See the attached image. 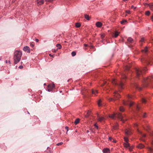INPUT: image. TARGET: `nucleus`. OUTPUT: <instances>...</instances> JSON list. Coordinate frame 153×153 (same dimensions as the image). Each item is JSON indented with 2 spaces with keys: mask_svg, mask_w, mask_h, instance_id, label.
<instances>
[{
  "mask_svg": "<svg viewBox=\"0 0 153 153\" xmlns=\"http://www.w3.org/2000/svg\"><path fill=\"white\" fill-rule=\"evenodd\" d=\"M22 53L20 51H16L14 53L13 59L15 64L19 62L21 59Z\"/></svg>",
  "mask_w": 153,
  "mask_h": 153,
  "instance_id": "obj_1",
  "label": "nucleus"
},
{
  "mask_svg": "<svg viewBox=\"0 0 153 153\" xmlns=\"http://www.w3.org/2000/svg\"><path fill=\"white\" fill-rule=\"evenodd\" d=\"M150 82L152 84H153V77H148L144 78L143 79V83L144 86H146L150 83Z\"/></svg>",
  "mask_w": 153,
  "mask_h": 153,
  "instance_id": "obj_2",
  "label": "nucleus"
},
{
  "mask_svg": "<svg viewBox=\"0 0 153 153\" xmlns=\"http://www.w3.org/2000/svg\"><path fill=\"white\" fill-rule=\"evenodd\" d=\"M115 115L117 117L121 120L123 122H124L125 120H126L125 118H124L123 116H122L121 114L120 113H118V114H113L111 115H109V117L113 119H114L115 118Z\"/></svg>",
  "mask_w": 153,
  "mask_h": 153,
  "instance_id": "obj_3",
  "label": "nucleus"
},
{
  "mask_svg": "<svg viewBox=\"0 0 153 153\" xmlns=\"http://www.w3.org/2000/svg\"><path fill=\"white\" fill-rule=\"evenodd\" d=\"M112 82L113 84L115 85L119 88L122 89L123 87V84L122 82L117 83L116 80L115 79L112 80Z\"/></svg>",
  "mask_w": 153,
  "mask_h": 153,
  "instance_id": "obj_4",
  "label": "nucleus"
},
{
  "mask_svg": "<svg viewBox=\"0 0 153 153\" xmlns=\"http://www.w3.org/2000/svg\"><path fill=\"white\" fill-rule=\"evenodd\" d=\"M127 97L128 98V100L127 101L123 102V104L125 105H129L130 107H131L132 106L133 104V102L129 100L131 98V97L129 95H127Z\"/></svg>",
  "mask_w": 153,
  "mask_h": 153,
  "instance_id": "obj_5",
  "label": "nucleus"
},
{
  "mask_svg": "<svg viewBox=\"0 0 153 153\" xmlns=\"http://www.w3.org/2000/svg\"><path fill=\"white\" fill-rule=\"evenodd\" d=\"M142 70L141 68H136V71L137 77H138L142 74Z\"/></svg>",
  "mask_w": 153,
  "mask_h": 153,
  "instance_id": "obj_6",
  "label": "nucleus"
},
{
  "mask_svg": "<svg viewBox=\"0 0 153 153\" xmlns=\"http://www.w3.org/2000/svg\"><path fill=\"white\" fill-rule=\"evenodd\" d=\"M55 87V85L53 84H49L48 86L47 91L50 92L52 91L53 88Z\"/></svg>",
  "mask_w": 153,
  "mask_h": 153,
  "instance_id": "obj_7",
  "label": "nucleus"
},
{
  "mask_svg": "<svg viewBox=\"0 0 153 153\" xmlns=\"http://www.w3.org/2000/svg\"><path fill=\"white\" fill-rule=\"evenodd\" d=\"M146 63L147 64H153V58H150L146 61Z\"/></svg>",
  "mask_w": 153,
  "mask_h": 153,
  "instance_id": "obj_8",
  "label": "nucleus"
},
{
  "mask_svg": "<svg viewBox=\"0 0 153 153\" xmlns=\"http://www.w3.org/2000/svg\"><path fill=\"white\" fill-rule=\"evenodd\" d=\"M23 50L25 51H27V53H30V48L29 47L27 46L24 47Z\"/></svg>",
  "mask_w": 153,
  "mask_h": 153,
  "instance_id": "obj_9",
  "label": "nucleus"
},
{
  "mask_svg": "<svg viewBox=\"0 0 153 153\" xmlns=\"http://www.w3.org/2000/svg\"><path fill=\"white\" fill-rule=\"evenodd\" d=\"M97 119L100 122H102L105 119L103 117H100L98 114H97Z\"/></svg>",
  "mask_w": 153,
  "mask_h": 153,
  "instance_id": "obj_10",
  "label": "nucleus"
},
{
  "mask_svg": "<svg viewBox=\"0 0 153 153\" xmlns=\"http://www.w3.org/2000/svg\"><path fill=\"white\" fill-rule=\"evenodd\" d=\"M103 153H109L110 149L108 148L104 149L103 150Z\"/></svg>",
  "mask_w": 153,
  "mask_h": 153,
  "instance_id": "obj_11",
  "label": "nucleus"
},
{
  "mask_svg": "<svg viewBox=\"0 0 153 153\" xmlns=\"http://www.w3.org/2000/svg\"><path fill=\"white\" fill-rule=\"evenodd\" d=\"M96 25L97 27H100L102 26V24L101 22H96Z\"/></svg>",
  "mask_w": 153,
  "mask_h": 153,
  "instance_id": "obj_12",
  "label": "nucleus"
},
{
  "mask_svg": "<svg viewBox=\"0 0 153 153\" xmlns=\"http://www.w3.org/2000/svg\"><path fill=\"white\" fill-rule=\"evenodd\" d=\"M144 146L141 143H140L137 146V147L138 148L141 149L144 147Z\"/></svg>",
  "mask_w": 153,
  "mask_h": 153,
  "instance_id": "obj_13",
  "label": "nucleus"
},
{
  "mask_svg": "<svg viewBox=\"0 0 153 153\" xmlns=\"http://www.w3.org/2000/svg\"><path fill=\"white\" fill-rule=\"evenodd\" d=\"M44 0H37V2L38 5H41L44 3Z\"/></svg>",
  "mask_w": 153,
  "mask_h": 153,
  "instance_id": "obj_14",
  "label": "nucleus"
},
{
  "mask_svg": "<svg viewBox=\"0 0 153 153\" xmlns=\"http://www.w3.org/2000/svg\"><path fill=\"white\" fill-rule=\"evenodd\" d=\"M147 5L149 6L151 10H153V3L148 4Z\"/></svg>",
  "mask_w": 153,
  "mask_h": 153,
  "instance_id": "obj_15",
  "label": "nucleus"
},
{
  "mask_svg": "<svg viewBox=\"0 0 153 153\" xmlns=\"http://www.w3.org/2000/svg\"><path fill=\"white\" fill-rule=\"evenodd\" d=\"M133 85L136 88H138L140 90L142 89V88H139L138 87V85L137 83L134 84Z\"/></svg>",
  "mask_w": 153,
  "mask_h": 153,
  "instance_id": "obj_16",
  "label": "nucleus"
},
{
  "mask_svg": "<svg viewBox=\"0 0 153 153\" xmlns=\"http://www.w3.org/2000/svg\"><path fill=\"white\" fill-rule=\"evenodd\" d=\"M109 139L110 140L112 141V142H113L114 143H116L117 142V141L116 140H115L113 138H112L111 137H109Z\"/></svg>",
  "mask_w": 153,
  "mask_h": 153,
  "instance_id": "obj_17",
  "label": "nucleus"
},
{
  "mask_svg": "<svg viewBox=\"0 0 153 153\" xmlns=\"http://www.w3.org/2000/svg\"><path fill=\"white\" fill-rule=\"evenodd\" d=\"M124 146L126 148H128L129 146V144L128 143H126L124 144Z\"/></svg>",
  "mask_w": 153,
  "mask_h": 153,
  "instance_id": "obj_18",
  "label": "nucleus"
},
{
  "mask_svg": "<svg viewBox=\"0 0 153 153\" xmlns=\"http://www.w3.org/2000/svg\"><path fill=\"white\" fill-rule=\"evenodd\" d=\"M125 134L127 135H129L130 133V131L128 129H126L125 131Z\"/></svg>",
  "mask_w": 153,
  "mask_h": 153,
  "instance_id": "obj_19",
  "label": "nucleus"
},
{
  "mask_svg": "<svg viewBox=\"0 0 153 153\" xmlns=\"http://www.w3.org/2000/svg\"><path fill=\"white\" fill-rule=\"evenodd\" d=\"M114 96L117 97V98H119V95L117 93L116 91L114 92Z\"/></svg>",
  "mask_w": 153,
  "mask_h": 153,
  "instance_id": "obj_20",
  "label": "nucleus"
},
{
  "mask_svg": "<svg viewBox=\"0 0 153 153\" xmlns=\"http://www.w3.org/2000/svg\"><path fill=\"white\" fill-rule=\"evenodd\" d=\"M85 18L88 20H90V19L89 16L87 14L85 15Z\"/></svg>",
  "mask_w": 153,
  "mask_h": 153,
  "instance_id": "obj_21",
  "label": "nucleus"
},
{
  "mask_svg": "<svg viewBox=\"0 0 153 153\" xmlns=\"http://www.w3.org/2000/svg\"><path fill=\"white\" fill-rule=\"evenodd\" d=\"M148 51V49L147 47H146L143 50H142V51L143 52L146 53Z\"/></svg>",
  "mask_w": 153,
  "mask_h": 153,
  "instance_id": "obj_22",
  "label": "nucleus"
},
{
  "mask_svg": "<svg viewBox=\"0 0 153 153\" xmlns=\"http://www.w3.org/2000/svg\"><path fill=\"white\" fill-rule=\"evenodd\" d=\"M127 40L130 43H131L133 41V39L131 37H129L128 39Z\"/></svg>",
  "mask_w": 153,
  "mask_h": 153,
  "instance_id": "obj_23",
  "label": "nucleus"
},
{
  "mask_svg": "<svg viewBox=\"0 0 153 153\" xmlns=\"http://www.w3.org/2000/svg\"><path fill=\"white\" fill-rule=\"evenodd\" d=\"M148 149L149 150V151L151 152H153V149L151 147H148Z\"/></svg>",
  "mask_w": 153,
  "mask_h": 153,
  "instance_id": "obj_24",
  "label": "nucleus"
},
{
  "mask_svg": "<svg viewBox=\"0 0 153 153\" xmlns=\"http://www.w3.org/2000/svg\"><path fill=\"white\" fill-rule=\"evenodd\" d=\"M92 93L93 94H94L95 95L96 94L98 93L97 91V90H93L92 91Z\"/></svg>",
  "mask_w": 153,
  "mask_h": 153,
  "instance_id": "obj_25",
  "label": "nucleus"
},
{
  "mask_svg": "<svg viewBox=\"0 0 153 153\" xmlns=\"http://www.w3.org/2000/svg\"><path fill=\"white\" fill-rule=\"evenodd\" d=\"M119 33L118 32L116 31L114 33V37L115 38L117 37L119 35Z\"/></svg>",
  "mask_w": 153,
  "mask_h": 153,
  "instance_id": "obj_26",
  "label": "nucleus"
},
{
  "mask_svg": "<svg viewBox=\"0 0 153 153\" xmlns=\"http://www.w3.org/2000/svg\"><path fill=\"white\" fill-rule=\"evenodd\" d=\"M56 46L58 48V49H60L62 48V46L59 44H58L56 45Z\"/></svg>",
  "mask_w": 153,
  "mask_h": 153,
  "instance_id": "obj_27",
  "label": "nucleus"
},
{
  "mask_svg": "<svg viewBox=\"0 0 153 153\" xmlns=\"http://www.w3.org/2000/svg\"><path fill=\"white\" fill-rule=\"evenodd\" d=\"M79 119H76L74 123L76 124H77L79 122Z\"/></svg>",
  "mask_w": 153,
  "mask_h": 153,
  "instance_id": "obj_28",
  "label": "nucleus"
},
{
  "mask_svg": "<svg viewBox=\"0 0 153 153\" xmlns=\"http://www.w3.org/2000/svg\"><path fill=\"white\" fill-rule=\"evenodd\" d=\"M81 26V24L79 23H76V26L77 27H79Z\"/></svg>",
  "mask_w": 153,
  "mask_h": 153,
  "instance_id": "obj_29",
  "label": "nucleus"
},
{
  "mask_svg": "<svg viewBox=\"0 0 153 153\" xmlns=\"http://www.w3.org/2000/svg\"><path fill=\"white\" fill-rule=\"evenodd\" d=\"M127 22V21L126 20H123L120 22V23L121 24H123L124 23L126 22Z\"/></svg>",
  "mask_w": 153,
  "mask_h": 153,
  "instance_id": "obj_30",
  "label": "nucleus"
},
{
  "mask_svg": "<svg viewBox=\"0 0 153 153\" xmlns=\"http://www.w3.org/2000/svg\"><path fill=\"white\" fill-rule=\"evenodd\" d=\"M76 53L75 52L73 51L71 53V55L73 56H74L76 55Z\"/></svg>",
  "mask_w": 153,
  "mask_h": 153,
  "instance_id": "obj_31",
  "label": "nucleus"
},
{
  "mask_svg": "<svg viewBox=\"0 0 153 153\" xmlns=\"http://www.w3.org/2000/svg\"><path fill=\"white\" fill-rule=\"evenodd\" d=\"M124 139L126 143H128V139L126 137H124Z\"/></svg>",
  "mask_w": 153,
  "mask_h": 153,
  "instance_id": "obj_32",
  "label": "nucleus"
},
{
  "mask_svg": "<svg viewBox=\"0 0 153 153\" xmlns=\"http://www.w3.org/2000/svg\"><path fill=\"white\" fill-rule=\"evenodd\" d=\"M120 111H124V109L123 107L121 106L120 108Z\"/></svg>",
  "mask_w": 153,
  "mask_h": 153,
  "instance_id": "obj_33",
  "label": "nucleus"
},
{
  "mask_svg": "<svg viewBox=\"0 0 153 153\" xmlns=\"http://www.w3.org/2000/svg\"><path fill=\"white\" fill-rule=\"evenodd\" d=\"M150 13V12L149 11H147L146 12V14L147 16H149Z\"/></svg>",
  "mask_w": 153,
  "mask_h": 153,
  "instance_id": "obj_34",
  "label": "nucleus"
},
{
  "mask_svg": "<svg viewBox=\"0 0 153 153\" xmlns=\"http://www.w3.org/2000/svg\"><path fill=\"white\" fill-rule=\"evenodd\" d=\"M142 102L143 103H145L146 102V100L145 98H142Z\"/></svg>",
  "mask_w": 153,
  "mask_h": 153,
  "instance_id": "obj_35",
  "label": "nucleus"
},
{
  "mask_svg": "<svg viewBox=\"0 0 153 153\" xmlns=\"http://www.w3.org/2000/svg\"><path fill=\"white\" fill-rule=\"evenodd\" d=\"M100 102H101V100H99L97 102L98 105L99 106H101V104H100Z\"/></svg>",
  "mask_w": 153,
  "mask_h": 153,
  "instance_id": "obj_36",
  "label": "nucleus"
},
{
  "mask_svg": "<svg viewBox=\"0 0 153 153\" xmlns=\"http://www.w3.org/2000/svg\"><path fill=\"white\" fill-rule=\"evenodd\" d=\"M139 132L141 134H142V136L143 137H145L146 136V134H142V133L141 132H140V131H139Z\"/></svg>",
  "mask_w": 153,
  "mask_h": 153,
  "instance_id": "obj_37",
  "label": "nucleus"
},
{
  "mask_svg": "<svg viewBox=\"0 0 153 153\" xmlns=\"http://www.w3.org/2000/svg\"><path fill=\"white\" fill-rule=\"evenodd\" d=\"M105 35L104 34H102L101 35V38L102 39H103L105 37Z\"/></svg>",
  "mask_w": 153,
  "mask_h": 153,
  "instance_id": "obj_38",
  "label": "nucleus"
},
{
  "mask_svg": "<svg viewBox=\"0 0 153 153\" xmlns=\"http://www.w3.org/2000/svg\"><path fill=\"white\" fill-rule=\"evenodd\" d=\"M129 68H130V67L128 66L127 65L125 69L126 70H128L129 69Z\"/></svg>",
  "mask_w": 153,
  "mask_h": 153,
  "instance_id": "obj_39",
  "label": "nucleus"
},
{
  "mask_svg": "<svg viewBox=\"0 0 153 153\" xmlns=\"http://www.w3.org/2000/svg\"><path fill=\"white\" fill-rule=\"evenodd\" d=\"M63 142H61L59 143H58L56 144V145H57V146H59V145H62L63 144Z\"/></svg>",
  "mask_w": 153,
  "mask_h": 153,
  "instance_id": "obj_40",
  "label": "nucleus"
},
{
  "mask_svg": "<svg viewBox=\"0 0 153 153\" xmlns=\"http://www.w3.org/2000/svg\"><path fill=\"white\" fill-rule=\"evenodd\" d=\"M126 13H128V14H130V12L129 10H126Z\"/></svg>",
  "mask_w": 153,
  "mask_h": 153,
  "instance_id": "obj_41",
  "label": "nucleus"
},
{
  "mask_svg": "<svg viewBox=\"0 0 153 153\" xmlns=\"http://www.w3.org/2000/svg\"><path fill=\"white\" fill-rule=\"evenodd\" d=\"M117 125H116L115 126H114V129H116L117 128Z\"/></svg>",
  "mask_w": 153,
  "mask_h": 153,
  "instance_id": "obj_42",
  "label": "nucleus"
},
{
  "mask_svg": "<svg viewBox=\"0 0 153 153\" xmlns=\"http://www.w3.org/2000/svg\"><path fill=\"white\" fill-rule=\"evenodd\" d=\"M94 126H95V128H97V129H98V126L97 125V124H94Z\"/></svg>",
  "mask_w": 153,
  "mask_h": 153,
  "instance_id": "obj_43",
  "label": "nucleus"
},
{
  "mask_svg": "<svg viewBox=\"0 0 153 153\" xmlns=\"http://www.w3.org/2000/svg\"><path fill=\"white\" fill-rule=\"evenodd\" d=\"M144 38H142L140 40V41L141 42H143L144 41Z\"/></svg>",
  "mask_w": 153,
  "mask_h": 153,
  "instance_id": "obj_44",
  "label": "nucleus"
},
{
  "mask_svg": "<svg viewBox=\"0 0 153 153\" xmlns=\"http://www.w3.org/2000/svg\"><path fill=\"white\" fill-rule=\"evenodd\" d=\"M131 8H134V9H135L136 8V7H134L133 5H132L131 6Z\"/></svg>",
  "mask_w": 153,
  "mask_h": 153,
  "instance_id": "obj_45",
  "label": "nucleus"
},
{
  "mask_svg": "<svg viewBox=\"0 0 153 153\" xmlns=\"http://www.w3.org/2000/svg\"><path fill=\"white\" fill-rule=\"evenodd\" d=\"M122 76H123V78H124H124H126V76L125 75L123 74V75Z\"/></svg>",
  "mask_w": 153,
  "mask_h": 153,
  "instance_id": "obj_46",
  "label": "nucleus"
},
{
  "mask_svg": "<svg viewBox=\"0 0 153 153\" xmlns=\"http://www.w3.org/2000/svg\"><path fill=\"white\" fill-rule=\"evenodd\" d=\"M23 68V66L22 65H20L19 67V68L20 69H22Z\"/></svg>",
  "mask_w": 153,
  "mask_h": 153,
  "instance_id": "obj_47",
  "label": "nucleus"
},
{
  "mask_svg": "<svg viewBox=\"0 0 153 153\" xmlns=\"http://www.w3.org/2000/svg\"><path fill=\"white\" fill-rule=\"evenodd\" d=\"M140 109V107H139V106H138V105H137V110H138Z\"/></svg>",
  "mask_w": 153,
  "mask_h": 153,
  "instance_id": "obj_48",
  "label": "nucleus"
},
{
  "mask_svg": "<svg viewBox=\"0 0 153 153\" xmlns=\"http://www.w3.org/2000/svg\"><path fill=\"white\" fill-rule=\"evenodd\" d=\"M146 113H144V114H143V117H146Z\"/></svg>",
  "mask_w": 153,
  "mask_h": 153,
  "instance_id": "obj_49",
  "label": "nucleus"
},
{
  "mask_svg": "<svg viewBox=\"0 0 153 153\" xmlns=\"http://www.w3.org/2000/svg\"><path fill=\"white\" fill-rule=\"evenodd\" d=\"M89 115H90L89 114H88L87 113V114L85 115V116L86 117H88L89 116Z\"/></svg>",
  "mask_w": 153,
  "mask_h": 153,
  "instance_id": "obj_50",
  "label": "nucleus"
},
{
  "mask_svg": "<svg viewBox=\"0 0 153 153\" xmlns=\"http://www.w3.org/2000/svg\"><path fill=\"white\" fill-rule=\"evenodd\" d=\"M52 1V0H45V1L47 2L51 1Z\"/></svg>",
  "mask_w": 153,
  "mask_h": 153,
  "instance_id": "obj_51",
  "label": "nucleus"
},
{
  "mask_svg": "<svg viewBox=\"0 0 153 153\" xmlns=\"http://www.w3.org/2000/svg\"><path fill=\"white\" fill-rule=\"evenodd\" d=\"M6 62L7 63H9L10 64V61H7L6 60Z\"/></svg>",
  "mask_w": 153,
  "mask_h": 153,
  "instance_id": "obj_52",
  "label": "nucleus"
},
{
  "mask_svg": "<svg viewBox=\"0 0 153 153\" xmlns=\"http://www.w3.org/2000/svg\"><path fill=\"white\" fill-rule=\"evenodd\" d=\"M91 113V111L89 110L88 111L87 113L88 114H90V113Z\"/></svg>",
  "mask_w": 153,
  "mask_h": 153,
  "instance_id": "obj_53",
  "label": "nucleus"
},
{
  "mask_svg": "<svg viewBox=\"0 0 153 153\" xmlns=\"http://www.w3.org/2000/svg\"><path fill=\"white\" fill-rule=\"evenodd\" d=\"M65 128V129L67 130V131H68V127L67 126H66Z\"/></svg>",
  "mask_w": 153,
  "mask_h": 153,
  "instance_id": "obj_54",
  "label": "nucleus"
},
{
  "mask_svg": "<svg viewBox=\"0 0 153 153\" xmlns=\"http://www.w3.org/2000/svg\"><path fill=\"white\" fill-rule=\"evenodd\" d=\"M129 150L130 151H132V148L131 147H130L129 148Z\"/></svg>",
  "mask_w": 153,
  "mask_h": 153,
  "instance_id": "obj_55",
  "label": "nucleus"
},
{
  "mask_svg": "<svg viewBox=\"0 0 153 153\" xmlns=\"http://www.w3.org/2000/svg\"><path fill=\"white\" fill-rule=\"evenodd\" d=\"M113 99L112 98H110L109 99V100L110 101H112L113 100Z\"/></svg>",
  "mask_w": 153,
  "mask_h": 153,
  "instance_id": "obj_56",
  "label": "nucleus"
},
{
  "mask_svg": "<svg viewBox=\"0 0 153 153\" xmlns=\"http://www.w3.org/2000/svg\"><path fill=\"white\" fill-rule=\"evenodd\" d=\"M35 41L36 42H38L39 40L38 39H36Z\"/></svg>",
  "mask_w": 153,
  "mask_h": 153,
  "instance_id": "obj_57",
  "label": "nucleus"
},
{
  "mask_svg": "<svg viewBox=\"0 0 153 153\" xmlns=\"http://www.w3.org/2000/svg\"><path fill=\"white\" fill-rule=\"evenodd\" d=\"M30 45L31 46V47H33V46H34V45H33V44H30Z\"/></svg>",
  "mask_w": 153,
  "mask_h": 153,
  "instance_id": "obj_58",
  "label": "nucleus"
},
{
  "mask_svg": "<svg viewBox=\"0 0 153 153\" xmlns=\"http://www.w3.org/2000/svg\"><path fill=\"white\" fill-rule=\"evenodd\" d=\"M84 46L85 47H87L88 46V45L87 44H84Z\"/></svg>",
  "mask_w": 153,
  "mask_h": 153,
  "instance_id": "obj_59",
  "label": "nucleus"
},
{
  "mask_svg": "<svg viewBox=\"0 0 153 153\" xmlns=\"http://www.w3.org/2000/svg\"><path fill=\"white\" fill-rule=\"evenodd\" d=\"M151 19H152V21H153V16L152 17Z\"/></svg>",
  "mask_w": 153,
  "mask_h": 153,
  "instance_id": "obj_60",
  "label": "nucleus"
},
{
  "mask_svg": "<svg viewBox=\"0 0 153 153\" xmlns=\"http://www.w3.org/2000/svg\"><path fill=\"white\" fill-rule=\"evenodd\" d=\"M143 70L144 71H146V68H144V69H143Z\"/></svg>",
  "mask_w": 153,
  "mask_h": 153,
  "instance_id": "obj_61",
  "label": "nucleus"
},
{
  "mask_svg": "<svg viewBox=\"0 0 153 153\" xmlns=\"http://www.w3.org/2000/svg\"><path fill=\"white\" fill-rule=\"evenodd\" d=\"M152 145H153V140H152Z\"/></svg>",
  "mask_w": 153,
  "mask_h": 153,
  "instance_id": "obj_62",
  "label": "nucleus"
},
{
  "mask_svg": "<svg viewBox=\"0 0 153 153\" xmlns=\"http://www.w3.org/2000/svg\"><path fill=\"white\" fill-rule=\"evenodd\" d=\"M49 55H50V56H52V55H51V54H50Z\"/></svg>",
  "mask_w": 153,
  "mask_h": 153,
  "instance_id": "obj_63",
  "label": "nucleus"
},
{
  "mask_svg": "<svg viewBox=\"0 0 153 153\" xmlns=\"http://www.w3.org/2000/svg\"><path fill=\"white\" fill-rule=\"evenodd\" d=\"M124 1H127V0H123Z\"/></svg>",
  "mask_w": 153,
  "mask_h": 153,
  "instance_id": "obj_64",
  "label": "nucleus"
}]
</instances>
